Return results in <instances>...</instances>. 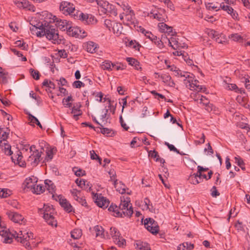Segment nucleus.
<instances>
[{
	"mask_svg": "<svg viewBox=\"0 0 250 250\" xmlns=\"http://www.w3.org/2000/svg\"><path fill=\"white\" fill-rule=\"evenodd\" d=\"M214 106L212 104L208 102V99L204 96V109L208 112L213 110Z\"/></svg>",
	"mask_w": 250,
	"mask_h": 250,
	"instance_id": "obj_33",
	"label": "nucleus"
},
{
	"mask_svg": "<svg viewBox=\"0 0 250 250\" xmlns=\"http://www.w3.org/2000/svg\"><path fill=\"white\" fill-rule=\"evenodd\" d=\"M127 46L137 50H139V48L141 46V45L135 40H131L129 41L127 44Z\"/></svg>",
	"mask_w": 250,
	"mask_h": 250,
	"instance_id": "obj_30",
	"label": "nucleus"
},
{
	"mask_svg": "<svg viewBox=\"0 0 250 250\" xmlns=\"http://www.w3.org/2000/svg\"><path fill=\"white\" fill-rule=\"evenodd\" d=\"M234 159L235 160V163H236L240 167H242V166L244 165L243 160L239 156L235 157Z\"/></svg>",
	"mask_w": 250,
	"mask_h": 250,
	"instance_id": "obj_55",
	"label": "nucleus"
},
{
	"mask_svg": "<svg viewBox=\"0 0 250 250\" xmlns=\"http://www.w3.org/2000/svg\"><path fill=\"white\" fill-rule=\"evenodd\" d=\"M75 200L77 201L82 206L87 207L88 208V205H87V204L85 199H83V198L80 197L79 196V197H77V198L75 197Z\"/></svg>",
	"mask_w": 250,
	"mask_h": 250,
	"instance_id": "obj_49",
	"label": "nucleus"
},
{
	"mask_svg": "<svg viewBox=\"0 0 250 250\" xmlns=\"http://www.w3.org/2000/svg\"><path fill=\"white\" fill-rule=\"evenodd\" d=\"M123 27L121 23L113 21L112 24V31L117 36H119L122 33Z\"/></svg>",
	"mask_w": 250,
	"mask_h": 250,
	"instance_id": "obj_16",
	"label": "nucleus"
},
{
	"mask_svg": "<svg viewBox=\"0 0 250 250\" xmlns=\"http://www.w3.org/2000/svg\"><path fill=\"white\" fill-rule=\"evenodd\" d=\"M6 215L9 219L15 223L22 224L25 222L24 218L17 212L8 211H7Z\"/></svg>",
	"mask_w": 250,
	"mask_h": 250,
	"instance_id": "obj_10",
	"label": "nucleus"
},
{
	"mask_svg": "<svg viewBox=\"0 0 250 250\" xmlns=\"http://www.w3.org/2000/svg\"><path fill=\"white\" fill-rule=\"evenodd\" d=\"M210 194L213 197H216L220 195L219 192L217 190L216 187L213 186L210 189Z\"/></svg>",
	"mask_w": 250,
	"mask_h": 250,
	"instance_id": "obj_51",
	"label": "nucleus"
},
{
	"mask_svg": "<svg viewBox=\"0 0 250 250\" xmlns=\"http://www.w3.org/2000/svg\"><path fill=\"white\" fill-rule=\"evenodd\" d=\"M93 199L95 200V203L97 206L103 208H107L109 204L110 201L105 197L101 196V194L98 195L97 193L94 194L93 197Z\"/></svg>",
	"mask_w": 250,
	"mask_h": 250,
	"instance_id": "obj_5",
	"label": "nucleus"
},
{
	"mask_svg": "<svg viewBox=\"0 0 250 250\" xmlns=\"http://www.w3.org/2000/svg\"><path fill=\"white\" fill-rule=\"evenodd\" d=\"M4 153L7 155H11L13 154V152L11 149V146L7 144L4 146Z\"/></svg>",
	"mask_w": 250,
	"mask_h": 250,
	"instance_id": "obj_48",
	"label": "nucleus"
},
{
	"mask_svg": "<svg viewBox=\"0 0 250 250\" xmlns=\"http://www.w3.org/2000/svg\"><path fill=\"white\" fill-rule=\"evenodd\" d=\"M85 181L83 179L79 180V179H77L75 181V183L78 185V186L83 188V186H85Z\"/></svg>",
	"mask_w": 250,
	"mask_h": 250,
	"instance_id": "obj_58",
	"label": "nucleus"
},
{
	"mask_svg": "<svg viewBox=\"0 0 250 250\" xmlns=\"http://www.w3.org/2000/svg\"><path fill=\"white\" fill-rule=\"evenodd\" d=\"M45 184L47 190L52 194V198L53 199L55 200V198H57V197H56L55 195L53 194L55 192V186L50 180H46L45 181Z\"/></svg>",
	"mask_w": 250,
	"mask_h": 250,
	"instance_id": "obj_18",
	"label": "nucleus"
},
{
	"mask_svg": "<svg viewBox=\"0 0 250 250\" xmlns=\"http://www.w3.org/2000/svg\"><path fill=\"white\" fill-rule=\"evenodd\" d=\"M135 248L139 250H150V247L148 243L141 241H137Z\"/></svg>",
	"mask_w": 250,
	"mask_h": 250,
	"instance_id": "obj_21",
	"label": "nucleus"
},
{
	"mask_svg": "<svg viewBox=\"0 0 250 250\" xmlns=\"http://www.w3.org/2000/svg\"><path fill=\"white\" fill-rule=\"evenodd\" d=\"M188 82L190 88H193L198 91H200L202 89V86L199 84V82L197 80L193 81L192 80H189Z\"/></svg>",
	"mask_w": 250,
	"mask_h": 250,
	"instance_id": "obj_25",
	"label": "nucleus"
},
{
	"mask_svg": "<svg viewBox=\"0 0 250 250\" xmlns=\"http://www.w3.org/2000/svg\"><path fill=\"white\" fill-rule=\"evenodd\" d=\"M126 14L125 15V19L127 21L126 23V25H134V26L137 23V21L135 19L134 12L131 9L130 7L126 6Z\"/></svg>",
	"mask_w": 250,
	"mask_h": 250,
	"instance_id": "obj_8",
	"label": "nucleus"
},
{
	"mask_svg": "<svg viewBox=\"0 0 250 250\" xmlns=\"http://www.w3.org/2000/svg\"><path fill=\"white\" fill-rule=\"evenodd\" d=\"M225 88L229 90H235L238 88V87L234 83L226 84Z\"/></svg>",
	"mask_w": 250,
	"mask_h": 250,
	"instance_id": "obj_59",
	"label": "nucleus"
},
{
	"mask_svg": "<svg viewBox=\"0 0 250 250\" xmlns=\"http://www.w3.org/2000/svg\"><path fill=\"white\" fill-rule=\"evenodd\" d=\"M37 37H42L45 36L49 40H52L54 43H60L62 39L60 37L58 31L55 26L51 25L50 22L44 21V28L42 30L36 32Z\"/></svg>",
	"mask_w": 250,
	"mask_h": 250,
	"instance_id": "obj_2",
	"label": "nucleus"
},
{
	"mask_svg": "<svg viewBox=\"0 0 250 250\" xmlns=\"http://www.w3.org/2000/svg\"><path fill=\"white\" fill-rule=\"evenodd\" d=\"M115 243L120 247L124 248L126 245V240L121 236L115 239Z\"/></svg>",
	"mask_w": 250,
	"mask_h": 250,
	"instance_id": "obj_31",
	"label": "nucleus"
},
{
	"mask_svg": "<svg viewBox=\"0 0 250 250\" xmlns=\"http://www.w3.org/2000/svg\"><path fill=\"white\" fill-rule=\"evenodd\" d=\"M35 182L36 183L37 181H36L35 182H33L32 178L31 177H28L26 178L23 183V186L24 187V188H28L32 191L33 189L35 188Z\"/></svg>",
	"mask_w": 250,
	"mask_h": 250,
	"instance_id": "obj_17",
	"label": "nucleus"
},
{
	"mask_svg": "<svg viewBox=\"0 0 250 250\" xmlns=\"http://www.w3.org/2000/svg\"><path fill=\"white\" fill-rule=\"evenodd\" d=\"M183 247H185L186 250H191L193 249L194 245L190 243L184 242L183 243Z\"/></svg>",
	"mask_w": 250,
	"mask_h": 250,
	"instance_id": "obj_56",
	"label": "nucleus"
},
{
	"mask_svg": "<svg viewBox=\"0 0 250 250\" xmlns=\"http://www.w3.org/2000/svg\"><path fill=\"white\" fill-rule=\"evenodd\" d=\"M219 35V33L215 30L209 28H206L204 30V42L206 41L208 44L210 45L211 39L213 40L215 37Z\"/></svg>",
	"mask_w": 250,
	"mask_h": 250,
	"instance_id": "obj_9",
	"label": "nucleus"
},
{
	"mask_svg": "<svg viewBox=\"0 0 250 250\" xmlns=\"http://www.w3.org/2000/svg\"><path fill=\"white\" fill-rule=\"evenodd\" d=\"M161 78L164 83H167L171 80V77L167 74L162 75Z\"/></svg>",
	"mask_w": 250,
	"mask_h": 250,
	"instance_id": "obj_64",
	"label": "nucleus"
},
{
	"mask_svg": "<svg viewBox=\"0 0 250 250\" xmlns=\"http://www.w3.org/2000/svg\"><path fill=\"white\" fill-rule=\"evenodd\" d=\"M60 9L65 14H72L75 11V7L72 3L65 1L61 2Z\"/></svg>",
	"mask_w": 250,
	"mask_h": 250,
	"instance_id": "obj_7",
	"label": "nucleus"
},
{
	"mask_svg": "<svg viewBox=\"0 0 250 250\" xmlns=\"http://www.w3.org/2000/svg\"><path fill=\"white\" fill-rule=\"evenodd\" d=\"M203 96L202 95L201 93H197L196 94L195 101H196L198 103L203 104Z\"/></svg>",
	"mask_w": 250,
	"mask_h": 250,
	"instance_id": "obj_60",
	"label": "nucleus"
},
{
	"mask_svg": "<svg viewBox=\"0 0 250 250\" xmlns=\"http://www.w3.org/2000/svg\"><path fill=\"white\" fill-rule=\"evenodd\" d=\"M8 75V73L7 72H3L1 70H0V83L6 84L8 83V80L7 78V76Z\"/></svg>",
	"mask_w": 250,
	"mask_h": 250,
	"instance_id": "obj_32",
	"label": "nucleus"
},
{
	"mask_svg": "<svg viewBox=\"0 0 250 250\" xmlns=\"http://www.w3.org/2000/svg\"><path fill=\"white\" fill-rule=\"evenodd\" d=\"M148 156L149 157H150L153 158H155L156 159H157V158L160 157L158 152L156 151L155 150H150L149 151H148Z\"/></svg>",
	"mask_w": 250,
	"mask_h": 250,
	"instance_id": "obj_54",
	"label": "nucleus"
},
{
	"mask_svg": "<svg viewBox=\"0 0 250 250\" xmlns=\"http://www.w3.org/2000/svg\"><path fill=\"white\" fill-rule=\"evenodd\" d=\"M98 48V45L93 42H87L86 49V51L91 53H94L97 52Z\"/></svg>",
	"mask_w": 250,
	"mask_h": 250,
	"instance_id": "obj_19",
	"label": "nucleus"
},
{
	"mask_svg": "<svg viewBox=\"0 0 250 250\" xmlns=\"http://www.w3.org/2000/svg\"><path fill=\"white\" fill-rule=\"evenodd\" d=\"M76 169H77L76 167H74L73 168V171L75 172V174L76 176L80 177L85 174V171H83L82 169H79V170H75Z\"/></svg>",
	"mask_w": 250,
	"mask_h": 250,
	"instance_id": "obj_53",
	"label": "nucleus"
},
{
	"mask_svg": "<svg viewBox=\"0 0 250 250\" xmlns=\"http://www.w3.org/2000/svg\"><path fill=\"white\" fill-rule=\"evenodd\" d=\"M168 44L170 46L172 47L173 49H175V47L173 46L174 45H175L177 46L178 42L176 41V38L171 37L170 39H168Z\"/></svg>",
	"mask_w": 250,
	"mask_h": 250,
	"instance_id": "obj_52",
	"label": "nucleus"
},
{
	"mask_svg": "<svg viewBox=\"0 0 250 250\" xmlns=\"http://www.w3.org/2000/svg\"><path fill=\"white\" fill-rule=\"evenodd\" d=\"M96 22V20L95 19L94 17L91 15H89L88 18H87V20L86 21V24H94Z\"/></svg>",
	"mask_w": 250,
	"mask_h": 250,
	"instance_id": "obj_46",
	"label": "nucleus"
},
{
	"mask_svg": "<svg viewBox=\"0 0 250 250\" xmlns=\"http://www.w3.org/2000/svg\"><path fill=\"white\" fill-rule=\"evenodd\" d=\"M55 200L59 201L61 207L67 212H70L72 211V206L65 198H62L61 195L57 196Z\"/></svg>",
	"mask_w": 250,
	"mask_h": 250,
	"instance_id": "obj_12",
	"label": "nucleus"
},
{
	"mask_svg": "<svg viewBox=\"0 0 250 250\" xmlns=\"http://www.w3.org/2000/svg\"><path fill=\"white\" fill-rule=\"evenodd\" d=\"M90 158L92 160H98L100 164H102V158L96 154L95 151L92 150L90 151Z\"/></svg>",
	"mask_w": 250,
	"mask_h": 250,
	"instance_id": "obj_40",
	"label": "nucleus"
},
{
	"mask_svg": "<svg viewBox=\"0 0 250 250\" xmlns=\"http://www.w3.org/2000/svg\"><path fill=\"white\" fill-rule=\"evenodd\" d=\"M130 204V201L121 200L119 206L111 203L108 210L113 212V215L117 217H123L125 216L130 217L133 213V210L132 206H129Z\"/></svg>",
	"mask_w": 250,
	"mask_h": 250,
	"instance_id": "obj_1",
	"label": "nucleus"
},
{
	"mask_svg": "<svg viewBox=\"0 0 250 250\" xmlns=\"http://www.w3.org/2000/svg\"><path fill=\"white\" fill-rule=\"evenodd\" d=\"M32 26L35 27V29H40V31L42 30L44 28V23L42 22H38V23L33 25L32 23H31Z\"/></svg>",
	"mask_w": 250,
	"mask_h": 250,
	"instance_id": "obj_63",
	"label": "nucleus"
},
{
	"mask_svg": "<svg viewBox=\"0 0 250 250\" xmlns=\"http://www.w3.org/2000/svg\"><path fill=\"white\" fill-rule=\"evenodd\" d=\"M53 153L51 150H49L46 152V155L43 161V163H45L47 161H49L53 158Z\"/></svg>",
	"mask_w": 250,
	"mask_h": 250,
	"instance_id": "obj_45",
	"label": "nucleus"
},
{
	"mask_svg": "<svg viewBox=\"0 0 250 250\" xmlns=\"http://www.w3.org/2000/svg\"><path fill=\"white\" fill-rule=\"evenodd\" d=\"M94 230L96 231V236H100L103 238L104 237V229L101 226H96L94 227Z\"/></svg>",
	"mask_w": 250,
	"mask_h": 250,
	"instance_id": "obj_34",
	"label": "nucleus"
},
{
	"mask_svg": "<svg viewBox=\"0 0 250 250\" xmlns=\"http://www.w3.org/2000/svg\"><path fill=\"white\" fill-rule=\"evenodd\" d=\"M11 191L7 188H2L0 190V197L6 198L11 194Z\"/></svg>",
	"mask_w": 250,
	"mask_h": 250,
	"instance_id": "obj_36",
	"label": "nucleus"
},
{
	"mask_svg": "<svg viewBox=\"0 0 250 250\" xmlns=\"http://www.w3.org/2000/svg\"><path fill=\"white\" fill-rule=\"evenodd\" d=\"M30 71L32 76L34 79L38 80L40 79V74L38 70H35L31 68Z\"/></svg>",
	"mask_w": 250,
	"mask_h": 250,
	"instance_id": "obj_43",
	"label": "nucleus"
},
{
	"mask_svg": "<svg viewBox=\"0 0 250 250\" xmlns=\"http://www.w3.org/2000/svg\"><path fill=\"white\" fill-rule=\"evenodd\" d=\"M73 99L71 95L68 96L66 98H63L62 101V103L65 107H71L72 106V104L70 102H72Z\"/></svg>",
	"mask_w": 250,
	"mask_h": 250,
	"instance_id": "obj_26",
	"label": "nucleus"
},
{
	"mask_svg": "<svg viewBox=\"0 0 250 250\" xmlns=\"http://www.w3.org/2000/svg\"><path fill=\"white\" fill-rule=\"evenodd\" d=\"M222 36H223V35H220L219 34V35L216 37H215L213 40L218 43H223L224 42H225V39L223 38Z\"/></svg>",
	"mask_w": 250,
	"mask_h": 250,
	"instance_id": "obj_57",
	"label": "nucleus"
},
{
	"mask_svg": "<svg viewBox=\"0 0 250 250\" xmlns=\"http://www.w3.org/2000/svg\"><path fill=\"white\" fill-rule=\"evenodd\" d=\"M81 105L80 103H77L72 108L71 113L73 114V118L75 120H78L79 118L78 116L82 114V111L80 109Z\"/></svg>",
	"mask_w": 250,
	"mask_h": 250,
	"instance_id": "obj_15",
	"label": "nucleus"
},
{
	"mask_svg": "<svg viewBox=\"0 0 250 250\" xmlns=\"http://www.w3.org/2000/svg\"><path fill=\"white\" fill-rule=\"evenodd\" d=\"M72 86L73 87L79 88L82 86L84 87L85 86V84L81 81H76L73 83Z\"/></svg>",
	"mask_w": 250,
	"mask_h": 250,
	"instance_id": "obj_50",
	"label": "nucleus"
},
{
	"mask_svg": "<svg viewBox=\"0 0 250 250\" xmlns=\"http://www.w3.org/2000/svg\"><path fill=\"white\" fill-rule=\"evenodd\" d=\"M169 67H170V70L174 71L175 72V75H178L179 74H182V71L177 68L176 66L174 65L172 66H168Z\"/></svg>",
	"mask_w": 250,
	"mask_h": 250,
	"instance_id": "obj_62",
	"label": "nucleus"
},
{
	"mask_svg": "<svg viewBox=\"0 0 250 250\" xmlns=\"http://www.w3.org/2000/svg\"><path fill=\"white\" fill-rule=\"evenodd\" d=\"M43 217L44 220L47 222V223L51 226H53L54 225V217H53V212H44L43 213Z\"/></svg>",
	"mask_w": 250,
	"mask_h": 250,
	"instance_id": "obj_22",
	"label": "nucleus"
},
{
	"mask_svg": "<svg viewBox=\"0 0 250 250\" xmlns=\"http://www.w3.org/2000/svg\"><path fill=\"white\" fill-rule=\"evenodd\" d=\"M204 153L207 155L212 156L213 154V150L209 143L206 145V146L204 148Z\"/></svg>",
	"mask_w": 250,
	"mask_h": 250,
	"instance_id": "obj_38",
	"label": "nucleus"
},
{
	"mask_svg": "<svg viewBox=\"0 0 250 250\" xmlns=\"http://www.w3.org/2000/svg\"><path fill=\"white\" fill-rule=\"evenodd\" d=\"M146 229L153 234L157 233L159 230V227L157 224L154 225V226H151V227L148 226L146 227Z\"/></svg>",
	"mask_w": 250,
	"mask_h": 250,
	"instance_id": "obj_35",
	"label": "nucleus"
},
{
	"mask_svg": "<svg viewBox=\"0 0 250 250\" xmlns=\"http://www.w3.org/2000/svg\"><path fill=\"white\" fill-rule=\"evenodd\" d=\"M236 100L240 105L244 107L247 102L248 99L245 97L238 96L236 98Z\"/></svg>",
	"mask_w": 250,
	"mask_h": 250,
	"instance_id": "obj_42",
	"label": "nucleus"
},
{
	"mask_svg": "<svg viewBox=\"0 0 250 250\" xmlns=\"http://www.w3.org/2000/svg\"><path fill=\"white\" fill-rule=\"evenodd\" d=\"M203 171V167L198 166V171L196 174L190 175L188 179V182L193 185L199 184L202 181V172Z\"/></svg>",
	"mask_w": 250,
	"mask_h": 250,
	"instance_id": "obj_6",
	"label": "nucleus"
},
{
	"mask_svg": "<svg viewBox=\"0 0 250 250\" xmlns=\"http://www.w3.org/2000/svg\"><path fill=\"white\" fill-rule=\"evenodd\" d=\"M78 26H72V24L68 27L67 30V34L72 37L76 38H83L86 36V33Z\"/></svg>",
	"mask_w": 250,
	"mask_h": 250,
	"instance_id": "obj_3",
	"label": "nucleus"
},
{
	"mask_svg": "<svg viewBox=\"0 0 250 250\" xmlns=\"http://www.w3.org/2000/svg\"><path fill=\"white\" fill-rule=\"evenodd\" d=\"M101 129V132L104 134L106 135L107 136H113L114 135V132L111 129L101 127L100 128Z\"/></svg>",
	"mask_w": 250,
	"mask_h": 250,
	"instance_id": "obj_27",
	"label": "nucleus"
},
{
	"mask_svg": "<svg viewBox=\"0 0 250 250\" xmlns=\"http://www.w3.org/2000/svg\"><path fill=\"white\" fill-rule=\"evenodd\" d=\"M71 24H72L71 22L65 20L60 19L56 21V25H57L60 30L62 31L66 30L67 31V30L68 29V27L70 26Z\"/></svg>",
	"mask_w": 250,
	"mask_h": 250,
	"instance_id": "obj_13",
	"label": "nucleus"
},
{
	"mask_svg": "<svg viewBox=\"0 0 250 250\" xmlns=\"http://www.w3.org/2000/svg\"><path fill=\"white\" fill-rule=\"evenodd\" d=\"M114 185L115 187L117 188V190L121 194H124L125 192V186L120 182L118 183L117 180H114Z\"/></svg>",
	"mask_w": 250,
	"mask_h": 250,
	"instance_id": "obj_24",
	"label": "nucleus"
},
{
	"mask_svg": "<svg viewBox=\"0 0 250 250\" xmlns=\"http://www.w3.org/2000/svg\"><path fill=\"white\" fill-rule=\"evenodd\" d=\"M152 224H154V225L157 224V222L152 218H146L144 220V225L146 227L148 226H149L150 227H151V226H152Z\"/></svg>",
	"mask_w": 250,
	"mask_h": 250,
	"instance_id": "obj_41",
	"label": "nucleus"
},
{
	"mask_svg": "<svg viewBox=\"0 0 250 250\" xmlns=\"http://www.w3.org/2000/svg\"><path fill=\"white\" fill-rule=\"evenodd\" d=\"M42 152H39L38 150L36 149L33 151V153L29 157L27 161L30 162L33 167L37 166L40 161Z\"/></svg>",
	"mask_w": 250,
	"mask_h": 250,
	"instance_id": "obj_11",
	"label": "nucleus"
},
{
	"mask_svg": "<svg viewBox=\"0 0 250 250\" xmlns=\"http://www.w3.org/2000/svg\"><path fill=\"white\" fill-rule=\"evenodd\" d=\"M44 191V188L43 186L39 185L35 186V188L33 189L32 192L37 194H40Z\"/></svg>",
	"mask_w": 250,
	"mask_h": 250,
	"instance_id": "obj_39",
	"label": "nucleus"
},
{
	"mask_svg": "<svg viewBox=\"0 0 250 250\" xmlns=\"http://www.w3.org/2000/svg\"><path fill=\"white\" fill-rule=\"evenodd\" d=\"M206 8L207 9L209 10H214L217 11L219 10V8L213 5L212 3H208L207 5H206Z\"/></svg>",
	"mask_w": 250,
	"mask_h": 250,
	"instance_id": "obj_61",
	"label": "nucleus"
},
{
	"mask_svg": "<svg viewBox=\"0 0 250 250\" xmlns=\"http://www.w3.org/2000/svg\"><path fill=\"white\" fill-rule=\"evenodd\" d=\"M110 234L114 241L121 236L120 232L115 227H111L110 228Z\"/></svg>",
	"mask_w": 250,
	"mask_h": 250,
	"instance_id": "obj_29",
	"label": "nucleus"
},
{
	"mask_svg": "<svg viewBox=\"0 0 250 250\" xmlns=\"http://www.w3.org/2000/svg\"><path fill=\"white\" fill-rule=\"evenodd\" d=\"M26 234L27 236L25 237L24 235L22 236H17L16 239L18 242H20L21 243L24 244L25 242H26L27 238L30 239L31 237V235H29L28 232H27Z\"/></svg>",
	"mask_w": 250,
	"mask_h": 250,
	"instance_id": "obj_44",
	"label": "nucleus"
},
{
	"mask_svg": "<svg viewBox=\"0 0 250 250\" xmlns=\"http://www.w3.org/2000/svg\"><path fill=\"white\" fill-rule=\"evenodd\" d=\"M0 235L4 237L3 242L5 243H11L13 238L15 237L13 234L5 229L0 230Z\"/></svg>",
	"mask_w": 250,
	"mask_h": 250,
	"instance_id": "obj_14",
	"label": "nucleus"
},
{
	"mask_svg": "<svg viewBox=\"0 0 250 250\" xmlns=\"http://www.w3.org/2000/svg\"><path fill=\"white\" fill-rule=\"evenodd\" d=\"M154 19L160 21H165V14L164 10H160L157 13H151Z\"/></svg>",
	"mask_w": 250,
	"mask_h": 250,
	"instance_id": "obj_23",
	"label": "nucleus"
},
{
	"mask_svg": "<svg viewBox=\"0 0 250 250\" xmlns=\"http://www.w3.org/2000/svg\"><path fill=\"white\" fill-rule=\"evenodd\" d=\"M89 15L84 14L82 12L78 11L77 12V16L79 17V19L82 21L84 24H86V21Z\"/></svg>",
	"mask_w": 250,
	"mask_h": 250,
	"instance_id": "obj_37",
	"label": "nucleus"
},
{
	"mask_svg": "<svg viewBox=\"0 0 250 250\" xmlns=\"http://www.w3.org/2000/svg\"><path fill=\"white\" fill-rule=\"evenodd\" d=\"M126 60L129 65L134 66L136 69L141 70L142 67L140 66V62L137 60L133 58L128 57L126 58Z\"/></svg>",
	"mask_w": 250,
	"mask_h": 250,
	"instance_id": "obj_20",
	"label": "nucleus"
},
{
	"mask_svg": "<svg viewBox=\"0 0 250 250\" xmlns=\"http://www.w3.org/2000/svg\"><path fill=\"white\" fill-rule=\"evenodd\" d=\"M97 4L101 6L104 9V12L107 14H109L111 15L116 16L117 15V11L115 6L109 3L107 1H97Z\"/></svg>",
	"mask_w": 250,
	"mask_h": 250,
	"instance_id": "obj_4",
	"label": "nucleus"
},
{
	"mask_svg": "<svg viewBox=\"0 0 250 250\" xmlns=\"http://www.w3.org/2000/svg\"><path fill=\"white\" fill-rule=\"evenodd\" d=\"M112 63L109 62L108 61H105L103 62V64L102 65V67L103 69L106 70H112L111 67L112 66Z\"/></svg>",
	"mask_w": 250,
	"mask_h": 250,
	"instance_id": "obj_47",
	"label": "nucleus"
},
{
	"mask_svg": "<svg viewBox=\"0 0 250 250\" xmlns=\"http://www.w3.org/2000/svg\"><path fill=\"white\" fill-rule=\"evenodd\" d=\"M82 235V232L80 229H74L71 232V236L74 239H79Z\"/></svg>",
	"mask_w": 250,
	"mask_h": 250,
	"instance_id": "obj_28",
	"label": "nucleus"
}]
</instances>
